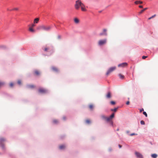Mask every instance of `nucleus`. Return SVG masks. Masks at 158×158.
I'll use <instances>...</instances> for the list:
<instances>
[{"mask_svg":"<svg viewBox=\"0 0 158 158\" xmlns=\"http://www.w3.org/2000/svg\"><path fill=\"white\" fill-rule=\"evenodd\" d=\"M4 82L0 81V87L3 86L4 85Z\"/></svg>","mask_w":158,"mask_h":158,"instance_id":"a878e982","label":"nucleus"},{"mask_svg":"<svg viewBox=\"0 0 158 158\" xmlns=\"http://www.w3.org/2000/svg\"><path fill=\"white\" fill-rule=\"evenodd\" d=\"M39 18H36L34 19V23H37L39 21Z\"/></svg>","mask_w":158,"mask_h":158,"instance_id":"f8f14e48","label":"nucleus"},{"mask_svg":"<svg viewBox=\"0 0 158 158\" xmlns=\"http://www.w3.org/2000/svg\"><path fill=\"white\" fill-rule=\"evenodd\" d=\"M59 147L60 149H63L65 148V146L64 145H61Z\"/></svg>","mask_w":158,"mask_h":158,"instance_id":"6ab92c4d","label":"nucleus"},{"mask_svg":"<svg viewBox=\"0 0 158 158\" xmlns=\"http://www.w3.org/2000/svg\"><path fill=\"white\" fill-rule=\"evenodd\" d=\"M114 117V114L113 113L109 117H106V121L107 122H110V123L111 125L113 124V122L111 121V119Z\"/></svg>","mask_w":158,"mask_h":158,"instance_id":"20e7f679","label":"nucleus"},{"mask_svg":"<svg viewBox=\"0 0 158 158\" xmlns=\"http://www.w3.org/2000/svg\"><path fill=\"white\" fill-rule=\"evenodd\" d=\"M17 83L19 85H21V81L20 80H19L17 81Z\"/></svg>","mask_w":158,"mask_h":158,"instance_id":"7c9ffc66","label":"nucleus"},{"mask_svg":"<svg viewBox=\"0 0 158 158\" xmlns=\"http://www.w3.org/2000/svg\"><path fill=\"white\" fill-rule=\"evenodd\" d=\"M101 118L103 119L106 120V117L105 115H101Z\"/></svg>","mask_w":158,"mask_h":158,"instance_id":"b1692460","label":"nucleus"},{"mask_svg":"<svg viewBox=\"0 0 158 158\" xmlns=\"http://www.w3.org/2000/svg\"><path fill=\"white\" fill-rule=\"evenodd\" d=\"M35 26V25L34 24V23L32 24L31 25V26L30 27H32V28H33V27H34Z\"/></svg>","mask_w":158,"mask_h":158,"instance_id":"c9c22d12","label":"nucleus"},{"mask_svg":"<svg viewBox=\"0 0 158 158\" xmlns=\"http://www.w3.org/2000/svg\"><path fill=\"white\" fill-rule=\"evenodd\" d=\"M5 140V139L3 138H1L0 139V146L2 148H4V145L2 144V143Z\"/></svg>","mask_w":158,"mask_h":158,"instance_id":"9d476101","label":"nucleus"},{"mask_svg":"<svg viewBox=\"0 0 158 158\" xmlns=\"http://www.w3.org/2000/svg\"><path fill=\"white\" fill-rule=\"evenodd\" d=\"M52 28L51 26H46L44 25H41L38 26L37 27V30H43L46 31H48Z\"/></svg>","mask_w":158,"mask_h":158,"instance_id":"f03ea898","label":"nucleus"},{"mask_svg":"<svg viewBox=\"0 0 158 158\" xmlns=\"http://www.w3.org/2000/svg\"><path fill=\"white\" fill-rule=\"evenodd\" d=\"M143 111V108L141 109L140 110V112H141L142 111Z\"/></svg>","mask_w":158,"mask_h":158,"instance_id":"58836bf2","label":"nucleus"},{"mask_svg":"<svg viewBox=\"0 0 158 158\" xmlns=\"http://www.w3.org/2000/svg\"><path fill=\"white\" fill-rule=\"evenodd\" d=\"M38 92L41 94H45L47 93V91L44 89L40 88L38 89Z\"/></svg>","mask_w":158,"mask_h":158,"instance_id":"423d86ee","label":"nucleus"},{"mask_svg":"<svg viewBox=\"0 0 158 158\" xmlns=\"http://www.w3.org/2000/svg\"><path fill=\"white\" fill-rule=\"evenodd\" d=\"M107 98H110L111 97V94L110 92H108L106 95Z\"/></svg>","mask_w":158,"mask_h":158,"instance_id":"4468645a","label":"nucleus"},{"mask_svg":"<svg viewBox=\"0 0 158 158\" xmlns=\"http://www.w3.org/2000/svg\"><path fill=\"white\" fill-rule=\"evenodd\" d=\"M134 3L135 4H138L139 3L142 4L143 3V2L140 1H135L134 2Z\"/></svg>","mask_w":158,"mask_h":158,"instance_id":"f3484780","label":"nucleus"},{"mask_svg":"<svg viewBox=\"0 0 158 158\" xmlns=\"http://www.w3.org/2000/svg\"><path fill=\"white\" fill-rule=\"evenodd\" d=\"M119 76L120 78L122 79H123L124 77V76L123 75L121 74H119Z\"/></svg>","mask_w":158,"mask_h":158,"instance_id":"393cba45","label":"nucleus"},{"mask_svg":"<svg viewBox=\"0 0 158 158\" xmlns=\"http://www.w3.org/2000/svg\"><path fill=\"white\" fill-rule=\"evenodd\" d=\"M52 69L54 71H55L56 72H57L58 71V70L57 69V68H56L55 67H52Z\"/></svg>","mask_w":158,"mask_h":158,"instance_id":"ddd939ff","label":"nucleus"},{"mask_svg":"<svg viewBox=\"0 0 158 158\" xmlns=\"http://www.w3.org/2000/svg\"><path fill=\"white\" fill-rule=\"evenodd\" d=\"M130 103V102L129 101H128L127 102H126V104L127 105H129Z\"/></svg>","mask_w":158,"mask_h":158,"instance_id":"ea45409f","label":"nucleus"},{"mask_svg":"<svg viewBox=\"0 0 158 158\" xmlns=\"http://www.w3.org/2000/svg\"><path fill=\"white\" fill-rule=\"evenodd\" d=\"M148 9V8H144L143 9L141 10L139 12V14H142L143 12H144L145 10H147Z\"/></svg>","mask_w":158,"mask_h":158,"instance_id":"4be33fe9","label":"nucleus"},{"mask_svg":"<svg viewBox=\"0 0 158 158\" xmlns=\"http://www.w3.org/2000/svg\"><path fill=\"white\" fill-rule=\"evenodd\" d=\"M116 69V67L115 66L110 68L107 71L106 74V75L108 76L114 70Z\"/></svg>","mask_w":158,"mask_h":158,"instance_id":"39448f33","label":"nucleus"},{"mask_svg":"<svg viewBox=\"0 0 158 158\" xmlns=\"http://www.w3.org/2000/svg\"><path fill=\"white\" fill-rule=\"evenodd\" d=\"M139 7L140 8H143V6H142L140 5V6H139Z\"/></svg>","mask_w":158,"mask_h":158,"instance_id":"a19ab883","label":"nucleus"},{"mask_svg":"<svg viewBox=\"0 0 158 158\" xmlns=\"http://www.w3.org/2000/svg\"><path fill=\"white\" fill-rule=\"evenodd\" d=\"M148 57L147 56H142V59H145L146 58H147Z\"/></svg>","mask_w":158,"mask_h":158,"instance_id":"e433bc0d","label":"nucleus"},{"mask_svg":"<svg viewBox=\"0 0 158 158\" xmlns=\"http://www.w3.org/2000/svg\"><path fill=\"white\" fill-rule=\"evenodd\" d=\"M107 30L106 29H104L103 30V32L102 33H100L99 35L102 36L103 35H107V33L106 32Z\"/></svg>","mask_w":158,"mask_h":158,"instance_id":"0eeeda50","label":"nucleus"},{"mask_svg":"<svg viewBox=\"0 0 158 158\" xmlns=\"http://www.w3.org/2000/svg\"><path fill=\"white\" fill-rule=\"evenodd\" d=\"M18 10L19 8H15L11 10Z\"/></svg>","mask_w":158,"mask_h":158,"instance_id":"2f4dec72","label":"nucleus"},{"mask_svg":"<svg viewBox=\"0 0 158 158\" xmlns=\"http://www.w3.org/2000/svg\"><path fill=\"white\" fill-rule=\"evenodd\" d=\"M151 156L153 158H156L157 156V155L156 154H152Z\"/></svg>","mask_w":158,"mask_h":158,"instance_id":"412c9836","label":"nucleus"},{"mask_svg":"<svg viewBox=\"0 0 158 158\" xmlns=\"http://www.w3.org/2000/svg\"><path fill=\"white\" fill-rule=\"evenodd\" d=\"M118 146H119V148H121L122 147V146L120 145H119Z\"/></svg>","mask_w":158,"mask_h":158,"instance_id":"37998d69","label":"nucleus"},{"mask_svg":"<svg viewBox=\"0 0 158 158\" xmlns=\"http://www.w3.org/2000/svg\"><path fill=\"white\" fill-rule=\"evenodd\" d=\"M156 16V15H152L151 17H149V18H148V20H150L151 19H152L155 17Z\"/></svg>","mask_w":158,"mask_h":158,"instance_id":"cd10ccee","label":"nucleus"},{"mask_svg":"<svg viewBox=\"0 0 158 158\" xmlns=\"http://www.w3.org/2000/svg\"><path fill=\"white\" fill-rule=\"evenodd\" d=\"M29 31L32 32H35V30L32 27H29Z\"/></svg>","mask_w":158,"mask_h":158,"instance_id":"2eb2a0df","label":"nucleus"},{"mask_svg":"<svg viewBox=\"0 0 158 158\" xmlns=\"http://www.w3.org/2000/svg\"><path fill=\"white\" fill-rule=\"evenodd\" d=\"M127 63L125 62L120 64L118 65V67H124L127 66Z\"/></svg>","mask_w":158,"mask_h":158,"instance_id":"1a4fd4ad","label":"nucleus"},{"mask_svg":"<svg viewBox=\"0 0 158 158\" xmlns=\"http://www.w3.org/2000/svg\"><path fill=\"white\" fill-rule=\"evenodd\" d=\"M107 41L106 39H104L99 40L98 42V44L99 46H102L106 44Z\"/></svg>","mask_w":158,"mask_h":158,"instance_id":"7ed1b4c3","label":"nucleus"},{"mask_svg":"<svg viewBox=\"0 0 158 158\" xmlns=\"http://www.w3.org/2000/svg\"><path fill=\"white\" fill-rule=\"evenodd\" d=\"M89 107L90 110H92L93 108V105L92 104L89 105Z\"/></svg>","mask_w":158,"mask_h":158,"instance_id":"bb28decb","label":"nucleus"},{"mask_svg":"<svg viewBox=\"0 0 158 158\" xmlns=\"http://www.w3.org/2000/svg\"><path fill=\"white\" fill-rule=\"evenodd\" d=\"M110 103L112 105H114L115 104V102L113 101H111Z\"/></svg>","mask_w":158,"mask_h":158,"instance_id":"f704fd0d","label":"nucleus"},{"mask_svg":"<svg viewBox=\"0 0 158 158\" xmlns=\"http://www.w3.org/2000/svg\"><path fill=\"white\" fill-rule=\"evenodd\" d=\"M135 135V134L134 133H132V134H131L130 135H131V136H132V135Z\"/></svg>","mask_w":158,"mask_h":158,"instance_id":"79ce46f5","label":"nucleus"},{"mask_svg":"<svg viewBox=\"0 0 158 158\" xmlns=\"http://www.w3.org/2000/svg\"><path fill=\"white\" fill-rule=\"evenodd\" d=\"M140 123L142 125H144L145 124V122L143 120H142L141 121Z\"/></svg>","mask_w":158,"mask_h":158,"instance_id":"72a5a7b5","label":"nucleus"},{"mask_svg":"<svg viewBox=\"0 0 158 158\" xmlns=\"http://www.w3.org/2000/svg\"><path fill=\"white\" fill-rule=\"evenodd\" d=\"M27 87L28 88H33L35 87V86L34 85H28Z\"/></svg>","mask_w":158,"mask_h":158,"instance_id":"aec40b11","label":"nucleus"},{"mask_svg":"<svg viewBox=\"0 0 158 158\" xmlns=\"http://www.w3.org/2000/svg\"><path fill=\"white\" fill-rule=\"evenodd\" d=\"M85 122L86 123L88 124H89L90 123L91 121L89 119H86L85 121Z\"/></svg>","mask_w":158,"mask_h":158,"instance_id":"c85d7f7f","label":"nucleus"},{"mask_svg":"<svg viewBox=\"0 0 158 158\" xmlns=\"http://www.w3.org/2000/svg\"><path fill=\"white\" fill-rule=\"evenodd\" d=\"M13 83H10V86L11 87H12L13 86Z\"/></svg>","mask_w":158,"mask_h":158,"instance_id":"4c0bfd02","label":"nucleus"},{"mask_svg":"<svg viewBox=\"0 0 158 158\" xmlns=\"http://www.w3.org/2000/svg\"><path fill=\"white\" fill-rule=\"evenodd\" d=\"M63 119H64V120H65V119H66V118H65V117H63Z\"/></svg>","mask_w":158,"mask_h":158,"instance_id":"c03bdc74","label":"nucleus"},{"mask_svg":"<svg viewBox=\"0 0 158 158\" xmlns=\"http://www.w3.org/2000/svg\"><path fill=\"white\" fill-rule=\"evenodd\" d=\"M74 23L76 24H78L80 22L79 20L77 18H74Z\"/></svg>","mask_w":158,"mask_h":158,"instance_id":"9b49d317","label":"nucleus"},{"mask_svg":"<svg viewBox=\"0 0 158 158\" xmlns=\"http://www.w3.org/2000/svg\"><path fill=\"white\" fill-rule=\"evenodd\" d=\"M118 109V108H115L114 109H111V111H114V112H116L117 110Z\"/></svg>","mask_w":158,"mask_h":158,"instance_id":"c756f323","label":"nucleus"},{"mask_svg":"<svg viewBox=\"0 0 158 158\" xmlns=\"http://www.w3.org/2000/svg\"><path fill=\"white\" fill-rule=\"evenodd\" d=\"M58 122V121L57 119H54L53 121V122L54 124H57Z\"/></svg>","mask_w":158,"mask_h":158,"instance_id":"5701e85b","label":"nucleus"},{"mask_svg":"<svg viewBox=\"0 0 158 158\" xmlns=\"http://www.w3.org/2000/svg\"><path fill=\"white\" fill-rule=\"evenodd\" d=\"M135 154L138 158H143L142 155L138 152H135Z\"/></svg>","mask_w":158,"mask_h":158,"instance_id":"6e6552de","label":"nucleus"},{"mask_svg":"<svg viewBox=\"0 0 158 158\" xmlns=\"http://www.w3.org/2000/svg\"><path fill=\"white\" fill-rule=\"evenodd\" d=\"M34 73L35 75L38 76L40 74V72L38 70H35L34 71Z\"/></svg>","mask_w":158,"mask_h":158,"instance_id":"a211bd4d","label":"nucleus"},{"mask_svg":"<svg viewBox=\"0 0 158 158\" xmlns=\"http://www.w3.org/2000/svg\"><path fill=\"white\" fill-rule=\"evenodd\" d=\"M7 48L6 46L5 45H0V49H6Z\"/></svg>","mask_w":158,"mask_h":158,"instance_id":"dca6fc26","label":"nucleus"},{"mask_svg":"<svg viewBox=\"0 0 158 158\" xmlns=\"http://www.w3.org/2000/svg\"><path fill=\"white\" fill-rule=\"evenodd\" d=\"M143 114L145 115V116L146 117H147V113H146V112H143Z\"/></svg>","mask_w":158,"mask_h":158,"instance_id":"473e14b6","label":"nucleus"},{"mask_svg":"<svg viewBox=\"0 0 158 158\" xmlns=\"http://www.w3.org/2000/svg\"><path fill=\"white\" fill-rule=\"evenodd\" d=\"M74 6L75 9L77 10H79L80 7H81L82 11H86L85 6L81 2L80 0H78L76 1Z\"/></svg>","mask_w":158,"mask_h":158,"instance_id":"f257e3e1","label":"nucleus"}]
</instances>
